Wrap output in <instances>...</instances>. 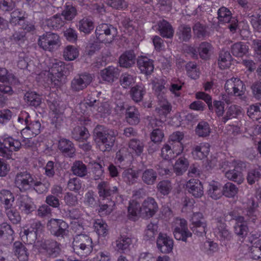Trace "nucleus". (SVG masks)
Returning a JSON list of instances; mask_svg holds the SVG:
<instances>
[{"instance_id":"f257e3e1","label":"nucleus","mask_w":261,"mask_h":261,"mask_svg":"<svg viewBox=\"0 0 261 261\" xmlns=\"http://www.w3.org/2000/svg\"><path fill=\"white\" fill-rule=\"evenodd\" d=\"M113 28L112 25H109L106 23L100 24L96 27L95 34L98 41L87 46V51L89 55H92L95 51L100 49V44L98 42L105 44L112 43L114 35L111 34V29Z\"/></svg>"},{"instance_id":"f03ea898","label":"nucleus","mask_w":261,"mask_h":261,"mask_svg":"<svg viewBox=\"0 0 261 261\" xmlns=\"http://www.w3.org/2000/svg\"><path fill=\"white\" fill-rule=\"evenodd\" d=\"M70 66L66 65L62 61H56L48 71H45L43 74L47 75L51 83L56 87L61 85L65 76L69 73Z\"/></svg>"},{"instance_id":"7ed1b4c3","label":"nucleus","mask_w":261,"mask_h":261,"mask_svg":"<svg viewBox=\"0 0 261 261\" xmlns=\"http://www.w3.org/2000/svg\"><path fill=\"white\" fill-rule=\"evenodd\" d=\"M95 141L102 151L110 150L114 145V139L102 126H97L94 130Z\"/></svg>"},{"instance_id":"20e7f679","label":"nucleus","mask_w":261,"mask_h":261,"mask_svg":"<svg viewBox=\"0 0 261 261\" xmlns=\"http://www.w3.org/2000/svg\"><path fill=\"white\" fill-rule=\"evenodd\" d=\"M72 244L74 251L81 256L89 254L93 249L92 239L86 234L76 236Z\"/></svg>"},{"instance_id":"39448f33","label":"nucleus","mask_w":261,"mask_h":261,"mask_svg":"<svg viewBox=\"0 0 261 261\" xmlns=\"http://www.w3.org/2000/svg\"><path fill=\"white\" fill-rule=\"evenodd\" d=\"M61 39L59 36L56 34L47 32L39 36L38 39V44L43 50L53 51L61 45Z\"/></svg>"},{"instance_id":"423d86ee","label":"nucleus","mask_w":261,"mask_h":261,"mask_svg":"<svg viewBox=\"0 0 261 261\" xmlns=\"http://www.w3.org/2000/svg\"><path fill=\"white\" fill-rule=\"evenodd\" d=\"M224 89L229 95L242 98L246 90L243 81L238 78L232 77L226 81Z\"/></svg>"},{"instance_id":"0eeeda50","label":"nucleus","mask_w":261,"mask_h":261,"mask_svg":"<svg viewBox=\"0 0 261 261\" xmlns=\"http://www.w3.org/2000/svg\"><path fill=\"white\" fill-rule=\"evenodd\" d=\"M42 226L39 222L32 223L29 227L25 226L20 232V236L24 243L32 244L37 239L39 232L41 231Z\"/></svg>"},{"instance_id":"6e6552de","label":"nucleus","mask_w":261,"mask_h":261,"mask_svg":"<svg viewBox=\"0 0 261 261\" xmlns=\"http://www.w3.org/2000/svg\"><path fill=\"white\" fill-rule=\"evenodd\" d=\"M34 177L27 171L18 172L15 177V186L21 191H26L32 188Z\"/></svg>"},{"instance_id":"1a4fd4ad","label":"nucleus","mask_w":261,"mask_h":261,"mask_svg":"<svg viewBox=\"0 0 261 261\" xmlns=\"http://www.w3.org/2000/svg\"><path fill=\"white\" fill-rule=\"evenodd\" d=\"M47 228L54 236L63 237L67 233L68 225L61 219H51L47 222Z\"/></svg>"},{"instance_id":"9d476101","label":"nucleus","mask_w":261,"mask_h":261,"mask_svg":"<svg viewBox=\"0 0 261 261\" xmlns=\"http://www.w3.org/2000/svg\"><path fill=\"white\" fill-rule=\"evenodd\" d=\"M218 19L220 23H229L228 28L232 33L236 32L238 25V20L232 17L231 12L228 8L222 7L218 10Z\"/></svg>"},{"instance_id":"9b49d317","label":"nucleus","mask_w":261,"mask_h":261,"mask_svg":"<svg viewBox=\"0 0 261 261\" xmlns=\"http://www.w3.org/2000/svg\"><path fill=\"white\" fill-rule=\"evenodd\" d=\"M159 206L155 199L148 197L142 202L141 206V216L148 219L152 217L158 212Z\"/></svg>"},{"instance_id":"f8f14e48","label":"nucleus","mask_w":261,"mask_h":261,"mask_svg":"<svg viewBox=\"0 0 261 261\" xmlns=\"http://www.w3.org/2000/svg\"><path fill=\"white\" fill-rule=\"evenodd\" d=\"M176 226L174 230L175 238L177 240L187 242V238L192 237V233L188 230L187 223L184 219H177Z\"/></svg>"},{"instance_id":"ddd939ff","label":"nucleus","mask_w":261,"mask_h":261,"mask_svg":"<svg viewBox=\"0 0 261 261\" xmlns=\"http://www.w3.org/2000/svg\"><path fill=\"white\" fill-rule=\"evenodd\" d=\"M156 245L162 253H169L173 250V240L167 234L160 233L156 240Z\"/></svg>"},{"instance_id":"4468645a","label":"nucleus","mask_w":261,"mask_h":261,"mask_svg":"<svg viewBox=\"0 0 261 261\" xmlns=\"http://www.w3.org/2000/svg\"><path fill=\"white\" fill-rule=\"evenodd\" d=\"M214 233L218 239L224 243L230 241L232 238V234L227 228L226 224L221 221H218Z\"/></svg>"},{"instance_id":"2eb2a0df","label":"nucleus","mask_w":261,"mask_h":261,"mask_svg":"<svg viewBox=\"0 0 261 261\" xmlns=\"http://www.w3.org/2000/svg\"><path fill=\"white\" fill-rule=\"evenodd\" d=\"M92 76L89 74H81L75 76L71 82V88L79 91L87 87L92 82Z\"/></svg>"},{"instance_id":"dca6fc26","label":"nucleus","mask_w":261,"mask_h":261,"mask_svg":"<svg viewBox=\"0 0 261 261\" xmlns=\"http://www.w3.org/2000/svg\"><path fill=\"white\" fill-rule=\"evenodd\" d=\"M241 162L238 164L233 163L232 169H229L225 171V177L229 180L233 181L239 184H241L244 181V178L242 172L240 170Z\"/></svg>"},{"instance_id":"f3484780","label":"nucleus","mask_w":261,"mask_h":261,"mask_svg":"<svg viewBox=\"0 0 261 261\" xmlns=\"http://www.w3.org/2000/svg\"><path fill=\"white\" fill-rule=\"evenodd\" d=\"M188 192L195 198H200L203 195V188L198 179H191L186 184Z\"/></svg>"},{"instance_id":"a211bd4d","label":"nucleus","mask_w":261,"mask_h":261,"mask_svg":"<svg viewBox=\"0 0 261 261\" xmlns=\"http://www.w3.org/2000/svg\"><path fill=\"white\" fill-rule=\"evenodd\" d=\"M236 223L233 226L234 233L241 238L246 237L248 232V227L246 223L244 217H237L234 218Z\"/></svg>"},{"instance_id":"6ab92c4d","label":"nucleus","mask_w":261,"mask_h":261,"mask_svg":"<svg viewBox=\"0 0 261 261\" xmlns=\"http://www.w3.org/2000/svg\"><path fill=\"white\" fill-rule=\"evenodd\" d=\"M137 63L138 67L142 73L149 75L153 71V61L145 56L139 57Z\"/></svg>"},{"instance_id":"aec40b11","label":"nucleus","mask_w":261,"mask_h":261,"mask_svg":"<svg viewBox=\"0 0 261 261\" xmlns=\"http://www.w3.org/2000/svg\"><path fill=\"white\" fill-rule=\"evenodd\" d=\"M156 30L160 33V35L163 37L171 39L173 37L174 30L172 25L167 20L162 19L157 23Z\"/></svg>"},{"instance_id":"412c9836","label":"nucleus","mask_w":261,"mask_h":261,"mask_svg":"<svg viewBox=\"0 0 261 261\" xmlns=\"http://www.w3.org/2000/svg\"><path fill=\"white\" fill-rule=\"evenodd\" d=\"M18 205L20 211L25 214H29L33 212L36 208L33 200L27 196L20 197Z\"/></svg>"},{"instance_id":"4be33fe9","label":"nucleus","mask_w":261,"mask_h":261,"mask_svg":"<svg viewBox=\"0 0 261 261\" xmlns=\"http://www.w3.org/2000/svg\"><path fill=\"white\" fill-rule=\"evenodd\" d=\"M135 59L136 56L133 50L126 51L119 57V65L123 68H130L135 64Z\"/></svg>"},{"instance_id":"5701e85b","label":"nucleus","mask_w":261,"mask_h":261,"mask_svg":"<svg viewBox=\"0 0 261 261\" xmlns=\"http://www.w3.org/2000/svg\"><path fill=\"white\" fill-rule=\"evenodd\" d=\"M125 114L126 121L130 125H137L140 122V113L135 107H128L125 110Z\"/></svg>"},{"instance_id":"b1692460","label":"nucleus","mask_w":261,"mask_h":261,"mask_svg":"<svg viewBox=\"0 0 261 261\" xmlns=\"http://www.w3.org/2000/svg\"><path fill=\"white\" fill-rule=\"evenodd\" d=\"M41 247L53 257H57L61 252L60 245L56 241H46L42 244Z\"/></svg>"},{"instance_id":"393cba45","label":"nucleus","mask_w":261,"mask_h":261,"mask_svg":"<svg viewBox=\"0 0 261 261\" xmlns=\"http://www.w3.org/2000/svg\"><path fill=\"white\" fill-rule=\"evenodd\" d=\"M158 105L155 108V112L159 116H166L171 110L172 107L167 100L165 96H158Z\"/></svg>"},{"instance_id":"a878e982","label":"nucleus","mask_w":261,"mask_h":261,"mask_svg":"<svg viewBox=\"0 0 261 261\" xmlns=\"http://www.w3.org/2000/svg\"><path fill=\"white\" fill-rule=\"evenodd\" d=\"M158 122H160L155 119L150 120V124L151 125V127L153 129L150 134V137L151 142L159 144L162 141L164 137V134L161 129L159 128H155L157 125Z\"/></svg>"},{"instance_id":"bb28decb","label":"nucleus","mask_w":261,"mask_h":261,"mask_svg":"<svg viewBox=\"0 0 261 261\" xmlns=\"http://www.w3.org/2000/svg\"><path fill=\"white\" fill-rule=\"evenodd\" d=\"M65 21L60 14H56L50 18L46 19L43 25L44 28L47 27L48 29H59L65 24Z\"/></svg>"},{"instance_id":"cd10ccee","label":"nucleus","mask_w":261,"mask_h":261,"mask_svg":"<svg viewBox=\"0 0 261 261\" xmlns=\"http://www.w3.org/2000/svg\"><path fill=\"white\" fill-rule=\"evenodd\" d=\"M85 105L91 108V110L94 112L96 111L98 113H106L108 112L109 104L105 102L103 103L97 102L95 99H87L86 100Z\"/></svg>"},{"instance_id":"c85d7f7f","label":"nucleus","mask_w":261,"mask_h":261,"mask_svg":"<svg viewBox=\"0 0 261 261\" xmlns=\"http://www.w3.org/2000/svg\"><path fill=\"white\" fill-rule=\"evenodd\" d=\"M13 250L20 261L28 260L29 253L25 247L21 242L18 241L14 242Z\"/></svg>"},{"instance_id":"c756f323","label":"nucleus","mask_w":261,"mask_h":261,"mask_svg":"<svg viewBox=\"0 0 261 261\" xmlns=\"http://www.w3.org/2000/svg\"><path fill=\"white\" fill-rule=\"evenodd\" d=\"M58 147L65 155L71 157L75 152L72 142L69 140L62 138L59 141Z\"/></svg>"},{"instance_id":"7c9ffc66","label":"nucleus","mask_w":261,"mask_h":261,"mask_svg":"<svg viewBox=\"0 0 261 261\" xmlns=\"http://www.w3.org/2000/svg\"><path fill=\"white\" fill-rule=\"evenodd\" d=\"M158 177L157 172L153 169H147L142 173L141 179L144 184L147 185H153L156 182Z\"/></svg>"},{"instance_id":"2f4dec72","label":"nucleus","mask_w":261,"mask_h":261,"mask_svg":"<svg viewBox=\"0 0 261 261\" xmlns=\"http://www.w3.org/2000/svg\"><path fill=\"white\" fill-rule=\"evenodd\" d=\"M176 35L180 41L182 42L189 41L192 37L191 27L186 24L179 25Z\"/></svg>"},{"instance_id":"473e14b6","label":"nucleus","mask_w":261,"mask_h":261,"mask_svg":"<svg viewBox=\"0 0 261 261\" xmlns=\"http://www.w3.org/2000/svg\"><path fill=\"white\" fill-rule=\"evenodd\" d=\"M242 113L240 107L237 105H231L227 110L225 115L222 117L221 121L225 123L227 121L232 118H236Z\"/></svg>"},{"instance_id":"72a5a7b5","label":"nucleus","mask_w":261,"mask_h":261,"mask_svg":"<svg viewBox=\"0 0 261 261\" xmlns=\"http://www.w3.org/2000/svg\"><path fill=\"white\" fill-rule=\"evenodd\" d=\"M0 201L4 205V208L13 205L14 196L9 190L3 189L0 191Z\"/></svg>"},{"instance_id":"f704fd0d","label":"nucleus","mask_w":261,"mask_h":261,"mask_svg":"<svg viewBox=\"0 0 261 261\" xmlns=\"http://www.w3.org/2000/svg\"><path fill=\"white\" fill-rule=\"evenodd\" d=\"M222 194L221 185L218 182L213 181L209 184L207 190V194L210 197L214 199H219Z\"/></svg>"},{"instance_id":"c9c22d12","label":"nucleus","mask_w":261,"mask_h":261,"mask_svg":"<svg viewBox=\"0 0 261 261\" xmlns=\"http://www.w3.org/2000/svg\"><path fill=\"white\" fill-rule=\"evenodd\" d=\"M145 93V87L141 85H136L132 87L130 91L131 97L136 102L142 101Z\"/></svg>"},{"instance_id":"e433bc0d","label":"nucleus","mask_w":261,"mask_h":261,"mask_svg":"<svg viewBox=\"0 0 261 261\" xmlns=\"http://www.w3.org/2000/svg\"><path fill=\"white\" fill-rule=\"evenodd\" d=\"M231 56L228 51L222 49L220 51L218 59V64L221 69L229 67L231 65Z\"/></svg>"},{"instance_id":"4c0bfd02","label":"nucleus","mask_w":261,"mask_h":261,"mask_svg":"<svg viewBox=\"0 0 261 261\" xmlns=\"http://www.w3.org/2000/svg\"><path fill=\"white\" fill-rule=\"evenodd\" d=\"M24 100L28 104L35 107L39 106L41 103L40 96L33 91H28L25 94Z\"/></svg>"},{"instance_id":"58836bf2","label":"nucleus","mask_w":261,"mask_h":261,"mask_svg":"<svg viewBox=\"0 0 261 261\" xmlns=\"http://www.w3.org/2000/svg\"><path fill=\"white\" fill-rule=\"evenodd\" d=\"M50 187L49 181L46 178H43L41 181L34 179L32 188L39 194L47 192Z\"/></svg>"},{"instance_id":"ea45409f","label":"nucleus","mask_w":261,"mask_h":261,"mask_svg":"<svg viewBox=\"0 0 261 261\" xmlns=\"http://www.w3.org/2000/svg\"><path fill=\"white\" fill-rule=\"evenodd\" d=\"M78 28L80 32L88 34L94 29L93 22L89 18H84L79 21Z\"/></svg>"},{"instance_id":"a19ab883","label":"nucleus","mask_w":261,"mask_h":261,"mask_svg":"<svg viewBox=\"0 0 261 261\" xmlns=\"http://www.w3.org/2000/svg\"><path fill=\"white\" fill-rule=\"evenodd\" d=\"M5 213L9 220L13 224H17L21 221L19 213L13 205L5 208Z\"/></svg>"},{"instance_id":"79ce46f5","label":"nucleus","mask_w":261,"mask_h":261,"mask_svg":"<svg viewBox=\"0 0 261 261\" xmlns=\"http://www.w3.org/2000/svg\"><path fill=\"white\" fill-rule=\"evenodd\" d=\"M248 50V46L241 42H237L231 46V53L236 57H243Z\"/></svg>"},{"instance_id":"37998d69","label":"nucleus","mask_w":261,"mask_h":261,"mask_svg":"<svg viewBox=\"0 0 261 261\" xmlns=\"http://www.w3.org/2000/svg\"><path fill=\"white\" fill-rule=\"evenodd\" d=\"M209 152V147L206 145H197L193 148L192 154L194 158L202 160L207 155Z\"/></svg>"},{"instance_id":"c03bdc74","label":"nucleus","mask_w":261,"mask_h":261,"mask_svg":"<svg viewBox=\"0 0 261 261\" xmlns=\"http://www.w3.org/2000/svg\"><path fill=\"white\" fill-rule=\"evenodd\" d=\"M189 162L185 158H179L174 166V171L177 175H180L185 172L188 167Z\"/></svg>"},{"instance_id":"a18cd8bd","label":"nucleus","mask_w":261,"mask_h":261,"mask_svg":"<svg viewBox=\"0 0 261 261\" xmlns=\"http://www.w3.org/2000/svg\"><path fill=\"white\" fill-rule=\"evenodd\" d=\"M79 51L73 45H68L64 49L63 57L66 60L72 61L78 57Z\"/></svg>"},{"instance_id":"49530a36","label":"nucleus","mask_w":261,"mask_h":261,"mask_svg":"<svg viewBox=\"0 0 261 261\" xmlns=\"http://www.w3.org/2000/svg\"><path fill=\"white\" fill-rule=\"evenodd\" d=\"M212 49L213 47L210 43L207 42H201L198 49L200 57L205 60L208 59Z\"/></svg>"},{"instance_id":"de8ad7c7","label":"nucleus","mask_w":261,"mask_h":261,"mask_svg":"<svg viewBox=\"0 0 261 261\" xmlns=\"http://www.w3.org/2000/svg\"><path fill=\"white\" fill-rule=\"evenodd\" d=\"M14 231L11 226L6 223L0 225V238L5 240L9 239L13 240Z\"/></svg>"},{"instance_id":"09e8293b","label":"nucleus","mask_w":261,"mask_h":261,"mask_svg":"<svg viewBox=\"0 0 261 261\" xmlns=\"http://www.w3.org/2000/svg\"><path fill=\"white\" fill-rule=\"evenodd\" d=\"M140 210L141 206L137 201L135 200L130 201L128 207V216L130 219L135 220L138 215L141 216Z\"/></svg>"},{"instance_id":"8fccbe9b","label":"nucleus","mask_w":261,"mask_h":261,"mask_svg":"<svg viewBox=\"0 0 261 261\" xmlns=\"http://www.w3.org/2000/svg\"><path fill=\"white\" fill-rule=\"evenodd\" d=\"M95 231L99 236H105L108 234L107 224L101 219H97L94 223Z\"/></svg>"},{"instance_id":"3c124183","label":"nucleus","mask_w":261,"mask_h":261,"mask_svg":"<svg viewBox=\"0 0 261 261\" xmlns=\"http://www.w3.org/2000/svg\"><path fill=\"white\" fill-rule=\"evenodd\" d=\"M195 132L199 137H205L210 135L211 128L207 122L201 121L197 125Z\"/></svg>"},{"instance_id":"603ef678","label":"nucleus","mask_w":261,"mask_h":261,"mask_svg":"<svg viewBox=\"0 0 261 261\" xmlns=\"http://www.w3.org/2000/svg\"><path fill=\"white\" fill-rule=\"evenodd\" d=\"M4 143L10 150V156L11 155L12 151H18L21 146V143L19 140L14 139L10 137L6 138L4 139Z\"/></svg>"},{"instance_id":"864d4df0","label":"nucleus","mask_w":261,"mask_h":261,"mask_svg":"<svg viewBox=\"0 0 261 261\" xmlns=\"http://www.w3.org/2000/svg\"><path fill=\"white\" fill-rule=\"evenodd\" d=\"M156 188L161 194L167 195L171 191L172 185L170 180H163L158 184Z\"/></svg>"},{"instance_id":"5fc2aeb1","label":"nucleus","mask_w":261,"mask_h":261,"mask_svg":"<svg viewBox=\"0 0 261 261\" xmlns=\"http://www.w3.org/2000/svg\"><path fill=\"white\" fill-rule=\"evenodd\" d=\"M144 147L143 142L137 139H133L129 142V147L138 156L143 152Z\"/></svg>"},{"instance_id":"6e6d98bb","label":"nucleus","mask_w":261,"mask_h":261,"mask_svg":"<svg viewBox=\"0 0 261 261\" xmlns=\"http://www.w3.org/2000/svg\"><path fill=\"white\" fill-rule=\"evenodd\" d=\"M123 175L124 179L129 184H132L134 183L139 177V173L138 171L134 170L131 168L125 170Z\"/></svg>"},{"instance_id":"4d7b16f0","label":"nucleus","mask_w":261,"mask_h":261,"mask_svg":"<svg viewBox=\"0 0 261 261\" xmlns=\"http://www.w3.org/2000/svg\"><path fill=\"white\" fill-rule=\"evenodd\" d=\"M238 188L232 183L228 182L223 187V194L227 197H233L238 193Z\"/></svg>"},{"instance_id":"13d9d810","label":"nucleus","mask_w":261,"mask_h":261,"mask_svg":"<svg viewBox=\"0 0 261 261\" xmlns=\"http://www.w3.org/2000/svg\"><path fill=\"white\" fill-rule=\"evenodd\" d=\"M73 137L77 140H86L89 137L88 130L84 127H76L74 128L73 132Z\"/></svg>"},{"instance_id":"bf43d9fd","label":"nucleus","mask_w":261,"mask_h":261,"mask_svg":"<svg viewBox=\"0 0 261 261\" xmlns=\"http://www.w3.org/2000/svg\"><path fill=\"white\" fill-rule=\"evenodd\" d=\"M72 171L74 174L81 177L85 176L87 173L86 166L80 161H76L73 164Z\"/></svg>"},{"instance_id":"052dcab7","label":"nucleus","mask_w":261,"mask_h":261,"mask_svg":"<svg viewBox=\"0 0 261 261\" xmlns=\"http://www.w3.org/2000/svg\"><path fill=\"white\" fill-rule=\"evenodd\" d=\"M186 68L188 75L191 79H196L199 76L200 72L195 63L189 62L187 64Z\"/></svg>"},{"instance_id":"680f3d73","label":"nucleus","mask_w":261,"mask_h":261,"mask_svg":"<svg viewBox=\"0 0 261 261\" xmlns=\"http://www.w3.org/2000/svg\"><path fill=\"white\" fill-rule=\"evenodd\" d=\"M77 14L76 10L72 6H66L62 11L61 16L64 17V20H72Z\"/></svg>"},{"instance_id":"e2e57ef3","label":"nucleus","mask_w":261,"mask_h":261,"mask_svg":"<svg viewBox=\"0 0 261 261\" xmlns=\"http://www.w3.org/2000/svg\"><path fill=\"white\" fill-rule=\"evenodd\" d=\"M101 78L106 81L113 82L114 78V67L110 66L100 72Z\"/></svg>"},{"instance_id":"0e129e2a","label":"nucleus","mask_w":261,"mask_h":261,"mask_svg":"<svg viewBox=\"0 0 261 261\" xmlns=\"http://www.w3.org/2000/svg\"><path fill=\"white\" fill-rule=\"evenodd\" d=\"M99 196L103 198H108L110 196V189L108 184L106 181L100 182L97 186Z\"/></svg>"},{"instance_id":"69168bd1","label":"nucleus","mask_w":261,"mask_h":261,"mask_svg":"<svg viewBox=\"0 0 261 261\" xmlns=\"http://www.w3.org/2000/svg\"><path fill=\"white\" fill-rule=\"evenodd\" d=\"M12 90L11 87L0 85V108L4 107L7 101V98L4 95V94L8 93L11 94Z\"/></svg>"},{"instance_id":"338daca9","label":"nucleus","mask_w":261,"mask_h":261,"mask_svg":"<svg viewBox=\"0 0 261 261\" xmlns=\"http://www.w3.org/2000/svg\"><path fill=\"white\" fill-rule=\"evenodd\" d=\"M158 226L156 224L150 223L147 226L145 230L144 237L146 240H151L154 238L158 232Z\"/></svg>"},{"instance_id":"774afa93","label":"nucleus","mask_w":261,"mask_h":261,"mask_svg":"<svg viewBox=\"0 0 261 261\" xmlns=\"http://www.w3.org/2000/svg\"><path fill=\"white\" fill-rule=\"evenodd\" d=\"M161 156L165 160H171L176 157L171 148V146L169 144L164 145L161 149Z\"/></svg>"}]
</instances>
